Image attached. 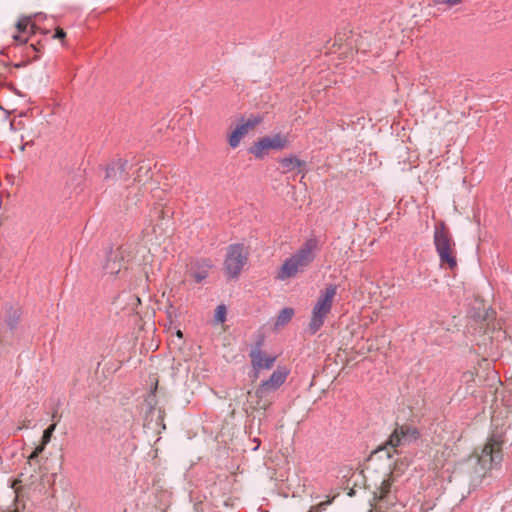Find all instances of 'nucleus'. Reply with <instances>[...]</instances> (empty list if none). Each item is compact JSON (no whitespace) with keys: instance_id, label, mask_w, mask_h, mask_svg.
<instances>
[{"instance_id":"f257e3e1","label":"nucleus","mask_w":512,"mask_h":512,"mask_svg":"<svg viewBox=\"0 0 512 512\" xmlns=\"http://www.w3.org/2000/svg\"><path fill=\"white\" fill-rule=\"evenodd\" d=\"M420 437L418 429L408 424H396L387 440L373 450L372 456L386 457L392 460L399 453L398 449L416 442Z\"/></svg>"},{"instance_id":"f03ea898","label":"nucleus","mask_w":512,"mask_h":512,"mask_svg":"<svg viewBox=\"0 0 512 512\" xmlns=\"http://www.w3.org/2000/svg\"><path fill=\"white\" fill-rule=\"evenodd\" d=\"M317 246L316 239H307L297 252L284 261L277 273V279L284 281L296 276L299 271L307 267L315 259Z\"/></svg>"},{"instance_id":"7ed1b4c3","label":"nucleus","mask_w":512,"mask_h":512,"mask_svg":"<svg viewBox=\"0 0 512 512\" xmlns=\"http://www.w3.org/2000/svg\"><path fill=\"white\" fill-rule=\"evenodd\" d=\"M56 429V423H52L50 426H48L42 435V441L41 444L38 445L32 453L28 457V465L31 469L34 470L35 474H31V484L35 483L37 480L41 481V485H45V483H51L55 481L56 473H52L48 475L47 472H44L46 468L42 467L40 465L39 455L43 452L46 445L51 441V437L53 435V432Z\"/></svg>"},{"instance_id":"20e7f679","label":"nucleus","mask_w":512,"mask_h":512,"mask_svg":"<svg viewBox=\"0 0 512 512\" xmlns=\"http://www.w3.org/2000/svg\"><path fill=\"white\" fill-rule=\"evenodd\" d=\"M336 285L330 284L321 292L315 306L312 310V316L308 324V332L310 335L316 334L324 324L325 317L332 309V301L336 295Z\"/></svg>"},{"instance_id":"39448f33","label":"nucleus","mask_w":512,"mask_h":512,"mask_svg":"<svg viewBox=\"0 0 512 512\" xmlns=\"http://www.w3.org/2000/svg\"><path fill=\"white\" fill-rule=\"evenodd\" d=\"M248 257V248L242 243L230 244L227 247L223 269L229 280L239 278L242 269L248 262Z\"/></svg>"},{"instance_id":"423d86ee","label":"nucleus","mask_w":512,"mask_h":512,"mask_svg":"<svg viewBox=\"0 0 512 512\" xmlns=\"http://www.w3.org/2000/svg\"><path fill=\"white\" fill-rule=\"evenodd\" d=\"M502 443V432H493L481 454L477 457V463L482 470L491 469L501 462L500 447Z\"/></svg>"},{"instance_id":"0eeeda50","label":"nucleus","mask_w":512,"mask_h":512,"mask_svg":"<svg viewBox=\"0 0 512 512\" xmlns=\"http://www.w3.org/2000/svg\"><path fill=\"white\" fill-rule=\"evenodd\" d=\"M434 244L441 263H447L450 268L456 267L457 262L455 257L452 255L453 242L447 233L443 222L435 225Z\"/></svg>"},{"instance_id":"6e6552de","label":"nucleus","mask_w":512,"mask_h":512,"mask_svg":"<svg viewBox=\"0 0 512 512\" xmlns=\"http://www.w3.org/2000/svg\"><path fill=\"white\" fill-rule=\"evenodd\" d=\"M130 258L131 253L128 246H120L116 250L110 249L102 264L103 273L110 276L119 274Z\"/></svg>"},{"instance_id":"1a4fd4ad","label":"nucleus","mask_w":512,"mask_h":512,"mask_svg":"<svg viewBox=\"0 0 512 512\" xmlns=\"http://www.w3.org/2000/svg\"><path fill=\"white\" fill-rule=\"evenodd\" d=\"M287 140L279 134L274 136H265L260 138L253 146L249 148V152L256 158L262 159L269 149L282 150L286 147Z\"/></svg>"},{"instance_id":"9d476101","label":"nucleus","mask_w":512,"mask_h":512,"mask_svg":"<svg viewBox=\"0 0 512 512\" xmlns=\"http://www.w3.org/2000/svg\"><path fill=\"white\" fill-rule=\"evenodd\" d=\"M288 370L284 367H278L271 376L261 382L255 391L258 398L266 397L269 393L276 391L286 380Z\"/></svg>"},{"instance_id":"9b49d317","label":"nucleus","mask_w":512,"mask_h":512,"mask_svg":"<svg viewBox=\"0 0 512 512\" xmlns=\"http://www.w3.org/2000/svg\"><path fill=\"white\" fill-rule=\"evenodd\" d=\"M249 357L251 358V364L253 369L255 370L254 378L258 377V371L261 369H270L276 357L266 355L261 350V342H257V344L250 350Z\"/></svg>"},{"instance_id":"f8f14e48","label":"nucleus","mask_w":512,"mask_h":512,"mask_svg":"<svg viewBox=\"0 0 512 512\" xmlns=\"http://www.w3.org/2000/svg\"><path fill=\"white\" fill-rule=\"evenodd\" d=\"M370 36L365 32V35H353L351 34L348 38L345 39V42L343 37L341 35H338L334 39L333 45H338L339 47L346 46L347 48H353L355 47L358 51H366L368 47H370Z\"/></svg>"},{"instance_id":"ddd939ff","label":"nucleus","mask_w":512,"mask_h":512,"mask_svg":"<svg viewBox=\"0 0 512 512\" xmlns=\"http://www.w3.org/2000/svg\"><path fill=\"white\" fill-rule=\"evenodd\" d=\"M105 179L113 181L128 180V161L123 159H117L110 163L106 168Z\"/></svg>"},{"instance_id":"4468645a","label":"nucleus","mask_w":512,"mask_h":512,"mask_svg":"<svg viewBox=\"0 0 512 512\" xmlns=\"http://www.w3.org/2000/svg\"><path fill=\"white\" fill-rule=\"evenodd\" d=\"M212 267L213 263L210 259H197L191 263L188 273L196 283H201L208 277Z\"/></svg>"},{"instance_id":"2eb2a0df","label":"nucleus","mask_w":512,"mask_h":512,"mask_svg":"<svg viewBox=\"0 0 512 512\" xmlns=\"http://www.w3.org/2000/svg\"><path fill=\"white\" fill-rule=\"evenodd\" d=\"M280 164L285 172H291L296 169L301 170L302 167L306 166L305 161L300 160L298 157L293 156V155H291L289 157L282 158L280 160Z\"/></svg>"},{"instance_id":"dca6fc26","label":"nucleus","mask_w":512,"mask_h":512,"mask_svg":"<svg viewBox=\"0 0 512 512\" xmlns=\"http://www.w3.org/2000/svg\"><path fill=\"white\" fill-rule=\"evenodd\" d=\"M153 176L151 164L143 161L142 164L139 166L137 171L135 172L134 180L139 183H145L149 179H151Z\"/></svg>"},{"instance_id":"f3484780","label":"nucleus","mask_w":512,"mask_h":512,"mask_svg":"<svg viewBox=\"0 0 512 512\" xmlns=\"http://www.w3.org/2000/svg\"><path fill=\"white\" fill-rule=\"evenodd\" d=\"M21 312L17 308L10 306L6 311L5 323L10 331L17 328L20 320Z\"/></svg>"},{"instance_id":"a211bd4d","label":"nucleus","mask_w":512,"mask_h":512,"mask_svg":"<svg viewBox=\"0 0 512 512\" xmlns=\"http://www.w3.org/2000/svg\"><path fill=\"white\" fill-rule=\"evenodd\" d=\"M293 315H294V310L292 308H290V307L283 308L277 316L275 326L281 327V326L286 325L292 319Z\"/></svg>"},{"instance_id":"6ab92c4d","label":"nucleus","mask_w":512,"mask_h":512,"mask_svg":"<svg viewBox=\"0 0 512 512\" xmlns=\"http://www.w3.org/2000/svg\"><path fill=\"white\" fill-rule=\"evenodd\" d=\"M44 15L42 13H36L33 15V17H43ZM32 19V16H22L17 24H16V28L19 32H25L28 28V26L30 25V21Z\"/></svg>"},{"instance_id":"aec40b11","label":"nucleus","mask_w":512,"mask_h":512,"mask_svg":"<svg viewBox=\"0 0 512 512\" xmlns=\"http://www.w3.org/2000/svg\"><path fill=\"white\" fill-rule=\"evenodd\" d=\"M261 121H262V117L260 115H251L247 119L241 118V120H240V122L249 130L254 128Z\"/></svg>"},{"instance_id":"412c9836","label":"nucleus","mask_w":512,"mask_h":512,"mask_svg":"<svg viewBox=\"0 0 512 512\" xmlns=\"http://www.w3.org/2000/svg\"><path fill=\"white\" fill-rule=\"evenodd\" d=\"M227 309L226 306L221 304L215 309L214 320L217 323H223L226 320Z\"/></svg>"},{"instance_id":"4be33fe9","label":"nucleus","mask_w":512,"mask_h":512,"mask_svg":"<svg viewBox=\"0 0 512 512\" xmlns=\"http://www.w3.org/2000/svg\"><path fill=\"white\" fill-rule=\"evenodd\" d=\"M243 136L240 134V131L234 129L228 137V143L231 148H236L239 144Z\"/></svg>"},{"instance_id":"5701e85b","label":"nucleus","mask_w":512,"mask_h":512,"mask_svg":"<svg viewBox=\"0 0 512 512\" xmlns=\"http://www.w3.org/2000/svg\"><path fill=\"white\" fill-rule=\"evenodd\" d=\"M391 488V480L390 479H383L380 486V494L381 497L384 498L387 496V494L390 492Z\"/></svg>"},{"instance_id":"b1692460","label":"nucleus","mask_w":512,"mask_h":512,"mask_svg":"<svg viewBox=\"0 0 512 512\" xmlns=\"http://www.w3.org/2000/svg\"><path fill=\"white\" fill-rule=\"evenodd\" d=\"M66 36V33L64 30H62L61 28H57L56 31H55V34H54V38L56 39H63L65 38Z\"/></svg>"},{"instance_id":"393cba45","label":"nucleus","mask_w":512,"mask_h":512,"mask_svg":"<svg viewBox=\"0 0 512 512\" xmlns=\"http://www.w3.org/2000/svg\"><path fill=\"white\" fill-rule=\"evenodd\" d=\"M237 131H240V134L244 137L249 129H247L241 122L240 124L237 125V127L235 128Z\"/></svg>"},{"instance_id":"a878e982","label":"nucleus","mask_w":512,"mask_h":512,"mask_svg":"<svg viewBox=\"0 0 512 512\" xmlns=\"http://www.w3.org/2000/svg\"><path fill=\"white\" fill-rule=\"evenodd\" d=\"M461 0H443L442 2L443 3H446L450 6H454V5H457Z\"/></svg>"},{"instance_id":"bb28decb","label":"nucleus","mask_w":512,"mask_h":512,"mask_svg":"<svg viewBox=\"0 0 512 512\" xmlns=\"http://www.w3.org/2000/svg\"><path fill=\"white\" fill-rule=\"evenodd\" d=\"M14 39H15L16 41L21 42V43H26V41H27V39H23V38H21V36H19V35H15V36H14Z\"/></svg>"},{"instance_id":"cd10ccee","label":"nucleus","mask_w":512,"mask_h":512,"mask_svg":"<svg viewBox=\"0 0 512 512\" xmlns=\"http://www.w3.org/2000/svg\"><path fill=\"white\" fill-rule=\"evenodd\" d=\"M478 317H479L482 321H487V320H488V318H489V314H488V312H485V315H483V316L479 315Z\"/></svg>"},{"instance_id":"c85d7f7f","label":"nucleus","mask_w":512,"mask_h":512,"mask_svg":"<svg viewBox=\"0 0 512 512\" xmlns=\"http://www.w3.org/2000/svg\"><path fill=\"white\" fill-rule=\"evenodd\" d=\"M168 212H169V211H161V213L163 214V217H164L165 215H168Z\"/></svg>"}]
</instances>
